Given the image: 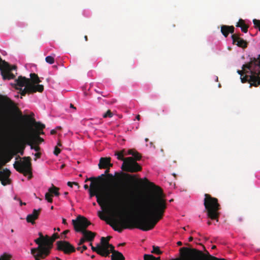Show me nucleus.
I'll use <instances>...</instances> for the list:
<instances>
[{
    "label": "nucleus",
    "instance_id": "obj_13",
    "mask_svg": "<svg viewBox=\"0 0 260 260\" xmlns=\"http://www.w3.org/2000/svg\"><path fill=\"white\" fill-rule=\"evenodd\" d=\"M56 246L57 250L63 251L66 254H70L76 251L74 246L67 241H58L56 242Z\"/></svg>",
    "mask_w": 260,
    "mask_h": 260
},
{
    "label": "nucleus",
    "instance_id": "obj_16",
    "mask_svg": "<svg viewBox=\"0 0 260 260\" xmlns=\"http://www.w3.org/2000/svg\"><path fill=\"white\" fill-rule=\"evenodd\" d=\"M59 188L52 185V187L48 189V192L45 193V199L49 202L52 203L53 200L52 197L53 195L55 196H59Z\"/></svg>",
    "mask_w": 260,
    "mask_h": 260
},
{
    "label": "nucleus",
    "instance_id": "obj_64",
    "mask_svg": "<svg viewBox=\"0 0 260 260\" xmlns=\"http://www.w3.org/2000/svg\"><path fill=\"white\" fill-rule=\"evenodd\" d=\"M91 258H94L95 257V255H91Z\"/></svg>",
    "mask_w": 260,
    "mask_h": 260
},
{
    "label": "nucleus",
    "instance_id": "obj_28",
    "mask_svg": "<svg viewBox=\"0 0 260 260\" xmlns=\"http://www.w3.org/2000/svg\"><path fill=\"white\" fill-rule=\"evenodd\" d=\"M101 242L103 245L102 246H108L109 244V239H107L105 237H102L101 239Z\"/></svg>",
    "mask_w": 260,
    "mask_h": 260
},
{
    "label": "nucleus",
    "instance_id": "obj_20",
    "mask_svg": "<svg viewBox=\"0 0 260 260\" xmlns=\"http://www.w3.org/2000/svg\"><path fill=\"white\" fill-rule=\"evenodd\" d=\"M41 211V208H39L38 210L34 209L32 213L27 216L26 218L27 222L34 224L35 223V221L38 218Z\"/></svg>",
    "mask_w": 260,
    "mask_h": 260
},
{
    "label": "nucleus",
    "instance_id": "obj_1",
    "mask_svg": "<svg viewBox=\"0 0 260 260\" xmlns=\"http://www.w3.org/2000/svg\"><path fill=\"white\" fill-rule=\"evenodd\" d=\"M122 176L128 182L143 183L150 187H156L157 189L139 204L138 211L141 215L140 218L135 219L114 220V222H111L106 219L102 211L98 212L99 217L101 219L106 221L114 231L119 233H121L125 229L137 228L143 231L153 229L162 218L167 208L162 189L156 186L153 183L150 182L146 178L137 179L135 175L125 173H123Z\"/></svg>",
    "mask_w": 260,
    "mask_h": 260
},
{
    "label": "nucleus",
    "instance_id": "obj_30",
    "mask_svg": "<svg viewBox=\"0 0 260 260\" xmlns=\"http://www.w3.org/2000/svg\"><path fill=\"white\" fill-rule=\"evenodd\" d=\"M46 61L49 64H53L54 62V58L53 56H48L45 58Z\"/></svg>",
    "mask_w": 260,
    "mask_h": 260
},
{
    "label": "nucleus",
    "instance_id": "obj_57",
    "mask_svg": "<svg viewBox=\"0 0 260 260\" xmlns=\"http://www.w3.org/2000/svg\"><path fill=\"white\" fill-rule=\"evenodd\" d=\"M84 39H85V41H87L88 40L87 36H84Z\"/></svg>",
    "mask_w": 260,
    "mask_h": 260
},
{
    "label": "nucleus",
    "instance_id": "obj_15",
    "mask_svg": "<svg viewBox=\"0 0 260 260\" xmlns=\"http://www.w3.org/2000/svg\"><path fill=\"white\" fill-rule=\"evenodd\" d=\"M240 34H235L232 35L233 44L237 45L239 47L246 48L247 47V42L240 37Z\"/></svg>",
    "mask_w": 260,
    "mask_h": 260
},
{
    "label": "nucleus",
    "instance_id": "obj_29",
    "mask_svg": "<svg viewBox=\"0 0 260 260\" xmlns=\"http://www.w3.org/2000/svg\"><path fill=\"white\" fill-rule=\"evenodd\" d=\"M133 158L136 160L137 162V160H140L142 158L141 154L138 152L137 151H136L134 153V155L133 156Z\"/></svg>",
    "mask_w": 260,
    "mask_h": 260
},
{
    "label": "nucleus",
    "instance_id": "obj_63",
    "mask_svg": "<svg viewBox=\"0 0 260 260\" xmlns=\"http://www.w3.org/2000/svg\"><path fill=\"white\" fill-rule=\"evenodd\" d=\"M64 194L65 196H67V195L68 194V192H64Z\"/></svg>",
    "mask_w": 260,
    "mask_h": 260
},
{
    "label": "nucleus",
    "instance_id": "obj_36",
    "mask_svg": "<svg viewBox=\"0 0 260 260\" xmlns=\"http://www.w3.org/2000/svg\"><path fill=\"white\" fill-rule=\"evenodd\" d=\"M244 24H245L244 20L242 19H240L239 22L237 23L236 26L237 27H241Z\"/></svg>",
    "mask_w": 260,
    "mask_h": 260
},
{
    "label": "nucleus",
    "instance_id": "obj_45",
    "mask_svg": "<svg viewBox=\"0 0 260 260\" xmlns=\"http://www.w3.org/2000/svg\"><path fill=\"white\" fill-rule=\"evenodd\" d=\"M56 133V131L55 129H52L50 132V134L51 135H54Z\"/></svg>",
    "mask_w": 260,
    "mask_h": 260
},
{
    "label": "nucleus",
    "instance_id": "obj_61",
    "mask_svg": "<svg viewBox=\"0 0 260 260\" xmlns=\"http://www.w3.org/2000/svg\"><path fill=\"white\" fill-rule=\"evenodd\" d=\"M111 238V237L110 236H108V237H107L106 238L107 239H109V241Z\"/></svg>",
    "mask_w": 260,
    "mask_h": 260
},
{
    "label": "nucleus",
    "instance_id": "obj_41",
    "mask_svg": "<svg viewBox=\"0 0 260 260\" xmlns=\"http://www.w3.org/2000/svg\"><path fill=\"white\" fill-rule=\"evenodd\" d=\"M17 137L15 139V141L16 142V143L18 144V145L19 146V147L21 149V151L20 152V154L21 155H23V150L24 149H23V147L22 146H21L18 142H17Z\"/></svg>",
    "mask_w": 260,
    "mask_h": 260
},
{
    "label": "nucleus",
    "instance_id": "obj_54",
    "mask_svg": "<svg viewBox=\"0 0 260 260\" xmlns=\"http://www.w3.org/2000/svg\"><path fill=\"white\" fill-rule=\"evenodd\" d=\"M153 260H161L160 257H155L154 256V259Z\"/></svg>",
    "mask_w": 260,
    "mask_h": 260
},
{
    "label": "nucleus",
    "instance_id": "obj_52",
    "mask_svg": "<svg viewBox=\"0 0 260 260\" xmlns=\"http://www.w3.org/2000/svg\"><path fill=\"white\" fill-rule=\"evenodd\" d=\"M84 188L85 189H88V185H87V184H85V185H84Z\"/></svg>",
    "mask_w": 260,
    "mask_h": 260
},
{
    "label": "nucleus",
    "instance_id": "obj_31",
    "mask_svg": "<svg viewBox=\"0 0 260 260\" xmlns=\"http://www.w3.org/2000/svg\"><path fill=\"white\" fill-rule=\"evenodd\" d=\"M151 252L157 254H160L162 253V251L160 250L159 247L155 246H153V250Z\"/></svg>",
    "mask_w": 260,
    "mask_h": 260
},
{
    "label": "nucleus",
    "instance_id": "obj_19",
    "mask_svg": "<svg viewBox=\"0 0 260 260\" xmlns=\"http://www.w3.org/2000/svg\"><path fill=\"white\" fill-rule=\"evenodd\" d=\"M91 249L102 256L107 257L110 254V251L108 249V247L105 246H101L100 245H98L96 247L92 246Z\"/></svg>",
    "mask_w": 260,
    "mask_h": 260
},
{
    "label": "nucleus",
    "instance_id": "obj_17",
    "mask_svg": "<svg viewBox=\"0 0 260 260\" xmlns=\"http://www.w3.org/2000/svg\"><path fill=\"white\" fill-rule=\"evenodd\" d=\"M11 172L8 169H5L0 171V179L3 185L5 186L11 183V180L9 179Z\"/></svg>",
    "mask_w": 260,
    "mask_h": 260
},
{
    "label": "nucleus",
    "instance_id": "obj_33",
    "mask_svg": "<svg viewBox=\"0 0 260 260\" xmlns=\"http://www.w3.org/2000/svg\"><path fill=\"white\" fill-rule=\"evenodd\" d=\"M253 23L254 25V27L255 28H258L259 30L260 31V20L254 19L253 20Z\"/></svg>",
    "mask_w": 260,
    "mask_h": 260
},
{
    "label": "nucleus",
    "instance_id": "obj_7",
    "mask_svg": "<svg viewBox=\"0 0 260 260\" xmlns=\"http://www.w3.org/2000/svg\"><path fill=\"white\" fill-rule=\"evenodd\" d=\"M121 169L124 171L130 173L138 172L142 169V167L132 157L125 158L122 165Z\"/></svg>",
    "mask_w": 260,
    "mask_h": 260
},
{
    "label": "nucleus",
    "instance_id": "obj_48",
    "mask_svg": "<svg viewBox=\"0 0 260 260\" xmlns=\"http://www.w3.org/2000/svg\"><path fill=\"white\" fill-rule=\"evenodd\" d=\"M237 220L239 221V222H242L243 221V218L242 217H239L238 219H237Z\"/></svg>",
    "mask_w": 260,
    "mask_h": 260
},
{
    "label": "nucleus",
    "instance_id": "obj_35",
    "mask_svg": "<svg viewBox=\"0 0 260 260\" xmlns=\"http://www.w3.org/2000/svg\"><path fill=\"white\" fill-rule=\"evenodd\" d=\"M113 113L111 112V111L110 110H109L103 115V117L104 118L112 117L113 116Z\"/></svg>",
    "mask_w": 260,
    "mask_h": 260
},
{
    "label": "nucleus",
    "instance_id": "obj_60",
    "mask_svg": "<svg viewBox=\"0 0 260 260\" xmlns=\"http://www.w3.org/2000/svg\"><path fill=\"white\" fill-rule=\"evenodd\" d=\"M70 107L75 109L76 108L74 107L73 105L71 104Z\"/></svg>",
    "mask_w": 260,
    "mask_h": 260
},
{
    "label": "nucleus",
    "instance_id": "obj_9",
    "mask_svg": "<svg viewBox=\"0 0 260 260\" xmlns=\"http://www.w3.org/2000/svg\"><path fill=\"white\" fill-rule=\"evenodd\" d=\"M32 131H34V129L30 126L27 131H21L19 134L31 140L35 144L39 145L44 141V139L39 136L38 132L35 134Z\"/></svg>",
    "mask_w": 260,
    "mask_h": 260
},
{
    "label": "nucleus",
    "instance_id": "obj_58",
    "mask_svg": "<svg viewBox=\"0 0 260 260\" xmlns=\"http://www.w3.org/2000/svg\"><path fill=\"white\" fill-rule=\"evenodd\" d=\"M57 146H59V147L61 146V144L60 143V142H59L57 143Z\"/></svg>",
    "mask_w": 260,
    "mask_h": 260
},
{
    "label": "nucleus",
    "instance_id": "obj_56",
    "mask_svg": "<svg viewBox=\"0 0 260 260\" xmlns=\"http://www.w3.org/2000/svg\"><path fill=\"white\" fill-rule=\"evenodd\" d=\"M211 223H212V222H211L210 221H208L207 222V224H208V225H211Z\"/></svg>",
    "mask_w": 260,
    "mask_h": 260
},
{
    "label": "nucleus",
    "instance_id": "obj_51",
    "mask_svg": "<svg viewBox=\"0 0 260 260\" xmlns=\"http://www.w3.org/2000/svg\"><path fill=\"white\" fill-rule=\"evenodd\" d=\"M72 183H73V185H77L78 186V188L79 187V184L77 182H72Z\"/></svg>",
    "mask_w": 260,
    "mask_h": 260
},
{
    "label": "nucleus",
    "instance_id": "obj_38",
    "mask_svg": "<svg viewBox=\"0 0 260 260\" xmlns=\"http://www.w3.org/2000/svg\"><path fill=\"white\" fill-rule=\"evenodd\" d=\"M61 152V150L58 148V147L56 146L54 148V154L57 156Z\"/></svg>",
    "mask_w": 260,
    "mask_h": 260
},
{
    "label": "nucleus",
    "instance_id": "obj_32",
    "mask_svg": "<svg viewBox=\"0 0 260 260\" xmlns=\"http://www.w3.org/2000/svg\"><path fill=\"white\" fill-rule=\"evenodd\" d=\"M11 256L9 254L4 253L0 256V260H11Z\"/></svg>",
    "mask_w": 260,
    "mask_h": 260
},
{
    "label": "nucleus",
    "instance_id": "obj_23",
    "mask_svg": "<svg viewBox=\"0 0 260 260\" xmlns=\"http://www.w3.org/2000/svg\"><path fill=\"white\" fill-rule=\"evenodd\" d=\"M235 27L233 26H228L222 25L221 26V32L225 37H227L230 33L233 34L234 32Z\"/></svg>",
    "mask_w": 260,
    "mask_h": 260
},
{
    "label": "nucleus",
    "instance_id": "obj_47",
    "mask_svg": "<svg viewBox=\"0 0 260 260\" xmlns=\"http://www.w3.org/2000/svg\"><path fill=\"white\" fill-rule=\"evenodd\" d=\"M69 232V230H65L63 232H62V234L65 235L66 234H67Z\"/></svg>",
    "mask_w": 260,
    "mask_h": 260
},
{
    "label": "nucleus",
    "instance_id": "obj_39",
    "mask_svg": "<svg viewBox=\"0 0 260 260\" xmlns=\"http://www.w3.org/2000/svg\"><path fill=\"white\" fill-rule=\"evenodd\" d=\"M85 241H87L85 239V238H84V237L83 236V238H82L79 243H78V245L79 246H80L81 245H82Z\"/></svg>",
    "mask_w": 260,
    "mask_h": 260
},
{
    "label": "nucleus",
    "instance_id": "obj_11",
    "mask_svg": "<svg viewBox=\"0 0 260 260\" xmlns=\"http://www.w3.org/2000/svg\"><path fill=\"white\" fill-rule=\"evenodd\" d=\"M259 60L257 59L254 58L253 60L248 63L243 65L242 69L245 70V69L250 70L251 75H254L255 76L260 75V55H259Z\"/></svg>",
    "mask_w": 260,
    "mask_h": 260
},
{
    "label": "nucleus",
    "instance_id": "obj_50",
    "mask_svg": "<svg viewBox=\"0 0 260 260\" xmlns=\"http://www.w3.org/2000/svg\"><path fill=\"white\" fill-rule=\"evenodd\" d=\"M177 244L178 245V246H181L182 245V243L181 242V241H178L177 243Z\"/></svg>",
    "mask_w": 260,
    "mask_h": 260
},
{
    "label": "nucleus",
    "instance_id": "obj_2",
    "mask_svg": "<svg viewBox=\"0 0 260 260\" xmlns=\"http://www.w3.org/2000/svg\"><path fill=\"white\" fill-rule=\"evenodd\" d=\"M110 167H111L106 168V171L104 174L99 176L97 178L90 177L89 178H87L85 180V182L88 181H91L90 185V188L89 189L90 197L95 196L97 203L101 207H103L104 204L106 203L107 198L114 201H117L118 199L122 200V201L131 204L135 203L139 192L138 187L135 186L129 185L127 186L126 187L123 188L124 189L123 190V191H122V193L118 196H114L109 192H107L106 193H104V192L102 191L99 186V181L103 180V178L106 175L110 178H113L112 174H109Z\"/></svg>",
    "mask_w": 260,
    "mask_h": 260
},
{
    "label": "nucleus",
    "instance_id": "obj_34",
    "mask_svg": "<svg viewBox=\"0 0 260 260\" xmlns=\"http://www.w3.org/2000/svg\"><path fill=\"white\" fill-rule=\"evenodd\" d=\"M154 259V256L153 255L145 254L144 255V260H153Z\"/></svg>",
    "mask_w": 260,
    "mask_h": 260
},
{
    "label": "nucleus",
    "instance_id": "obj_49",
    "mask_svg": "<svg viewBox=\"0 0 260 260\" xmlns=\"http://www.w3.org/2000/svg\"><path fill=\"white\" fill-rule=\"evenodd\" d=\"M62 223L64 224H66L67 223L66 219L62 218Z\"/></svg>",
    "mask_w": 260,
    "mask_h": 260
},
{
    "label": "nucleus",
    "instance_id": "obj_26",
    "mask_svg": "<svg viewBox=\"0 0 260 260\" xmlns=\"http://www.w3.org/2000/svg\"><path fill=\"white\" fill-rule=\"evenodd\" d=\"M30 77V83L32 84H39L41 82L38 75L35 73H31Z\"/></svg>",
    "mask_w": 260,
    "mask_h": 260
},
{
    "label": "nucleus",
    "instance_id": "obj_53",
    "mask_svg": "<svg viewBox=\"0 0 260 260\" xmlns=\"http://www.w3.org/2000/svg\"><path fill=\"white\" fill-rule=\"evenodd\" d=\"M136 118L138 120H139L140 119V116L139 115H138Z\"/></svg>",
    "mask_w": 260,
    "mask_h": 260
},
{
    "label": "nucleus",
    "instance_id": "obj_40",
    "mask_svg": "<svg viewBox=\"0 0 260 260\" xmlns=\"http://www.w3.org/2000/svg\"><path fill=\"white\" fill-rule=\"evenodd\" d=\"M136 150L135 149H129L127 151V154L132 155V156L134 155V153Z\"/></svg>",
    "mask_w": 260,
    "mask_h": 260
},
{
    "label": "nucleus",
    "instance_id": "obj_37",
    "mask_svg": "<svg viewBox=\"0 0 260 260\" xmlns=\"http://www.w3.org/2000/svg\"><path fill=\"white\" fill-rule=\"evenodd\" d=\"M240 28H241V30L243 32L246 33L248 31V26L245 24L242 26H241Z\"/></svg>",
    "mask_w": 260,
    "mask_h": 260
},
{
    "label": "nucleus",
    "instance_id": "obj_22",
    "mask_svg": "<svg viewBox=\"0 0 260 260\" xmlns=\"http://www.w3.org/2000/svg\"><path fill=\"white\" fill-rule=\"evenodd\" d=\"M110 157H101L100 159V162L98 165L100 169H104L109 168V167H112L113 164L111 162Z\"/></svg>",
    "mask_w": 260,
    "mask_h": 260
},
{
    "label": "nucleus",
    "instance_id": "obj_25",
    "mask_svg": "<svg viewBox=\"0 0 260 260\" xmlns=\"http://www.w3.org/2000/svg\"><path fill=\"white\" fill-rule=\"evenodd\" d=\"M0 101L6 105L8 106H13L14 103L7 96L0 95Z\"/></svg>",
    "mask_w": 260,
    "mask_h": 260
},
{
    "label": "nucleus",
    "instance_id": "obj_8",
    "mask_svg": "<svg viewBox=\"0 0 260 260\" xmlns=\"http://www.w3.org/2000/svg\"><path fill=\"white\" fill-rule=\"evenodd\" d=\"M20 118L22 119L25 120L27 123V128L23 129L22 131H27L30 126L32 127V125H35L37 129V130L34 129V131H33L35 134L38 132L39 136L44 134V132L42 130L45 128L44 124H42L40 122H37L35 118L30 117V116L28 115L23 116L21 113H20Z\"/></svg>",
    "mask_w": 260,
    "mask_h": 260
},
{
    "label": "nucleus",
    "instance_id": "obj_55",
    "mask_svg": "<svg viewBox=\"0 0 260 260\" xmlns=\"http://www.w3.org/2000/svg\"><path fill=\"white\" fill-rule=\"evenodd\" d=\"M192 240H193V238H192V237H190L188 238V241H189V242L192 241Z\"/></svg>",
    "mask_w": 260,
    "mask_h": 260
},
{
    "label": "nucleus",
    "instance_id": "obj_46",
    "mask_svg": "<svg viewBox=\"0 0 260 260\" xmlns=\"http://www.w3.org/2000/svg\"><path fill=\"white\" fill-rule=\"evenodd\" d=\"M237 73H238L239 75H240L241 76H242L243 73V71L242 70V71L238 70Z\"/></svg>",
    "mask_w": 260,
    "mask_h": 260
},
{
    "label": "nucleus",
    "instance_id": "obj_43",
    "mask_svg": "<svg viewBox=\"0 0 260 260\" xmlns=\"http://www.w3.org/2000/svg\"><path fill=\"white\" fill-rule=\"evenodd\" d=\"M87 247L85 246V245H83L82 247V250H81V252H83V251L87 249Z\"/></svg>",
    "mask_w": 260,
    "mask_h": 260
},
{
    "label": "nucleus",
    "instance_id": "obj_42",
    "mask_svg": "<svg viewBox=\"0 0 260 260\" xmlns=\"http://www.w3.org/2000/svg\"><path fill=\"white\" fill-rule=\"evenodd\" d=\"M35 156H36V158H35V160H36L37 158H39L41 157V153L40 152H37L35 154Z\"/></svg>",
    "mask_w": 260,
    "mask_h": 260
},
{
    "label": "nucleus",
    "instance_id": "obj_59",
    "mask_svg": "<svg viewBox=\"0 0 260 260\" xmlns=\"http://www.w3.org/2000/svg\"><path fill=\"white\" fill-rule=\"evenodd\" d=\"M216 246H215V245H213V246H212V249H215V248H216Z\"/></svg>",
    "mask_w": 260,
    "mask_h": 260
},
{
    "label": "nucleus",
    "instance_id": "obj_21",
    "mask_svg": "<svg viewBox=\"0 0 260 260\" xmlns=\"http://www.w3.org/2000/svg\"><path fill=\"white\" fill-rule=\"evenodd\" d=\"M15 82L16 85L21 88L23 86L27 87L28 85H30V80L29 78L20 76L18 77L17 79L15 80Z\"/></svg>",
    "mask_w": 260,
    "mask_h": 260
},
{
    "label": "nucleus",
    "instance_id": "obj_4",
    "mask_svg": "<svg viewBox=\"0 0 260 260\" xmlns=\"http://www.w3.org/2000/svg\"><path fill=\"white\" fill-rule=\"evenodd\" d=\"M204 196V205L207 211L208 217L218 221L219 216L218 211L220 209L218 199L208 193H205Z\"/></svg>",
    "mask_w": 260,
    "mask_h": 260
},
{
    "label": "nucleus",
    "instance_id": "obj_62",
    "mask_svg": "<svg viewBox=\"0 0 260 260\" xmlns=\"http://www.w3.org/2000/svg\"><path fill=\"white\" fill-rule=\"evenodd\" d=\"M81 249V247H78L77 248V250H80Z\"/></svg>",
    "mask_w": 260,
    "mask_h": 260
},
{
    "label": "nucleus",
    "instance_id": "obj_44",
    "mask_svg": "<svg viewBox=\"0 0 260 260\" xmlns=\"http://www.w3.org/2000/svg\"><path fill=\"white\" fill-rule=\"evenodd\" d=\"M67 184L69 186L71 187H73V183H72V182H68L67 183Z\"/></svg>",
    "mask_w": 260,
    "mask_h": 260
},
{
    "label": "nucleus",
    "instance_id": "obj_12",
    "mask_svg": "<svg viewBox=\"0 0 260 260\" xmlns=\"http://www.w3.org/2000/svg\"><path fill=\"white\" fill-rule=\"evenodd\" d=\"M16 69V67L15 66L12 67L8 62L4 61L2 66L0 67L1 75L3 79L11 80L14 79L15 76L11 73V71Z\"/></svg>",
    "mask_w": 260,
    "mask_h": 260
},
{
    "label": "nucleus",
    "instance_id": "obj_5",
    "mask_svg": "<svg viewBox=\"0 0 260 260\" xmlns=\"http://www.w3.org/2000/svg\"><path fill=\"white\" fill-rule=\"evenodd\" d=\"M72 223L75 230L77 232H81L87 241L91 242L94 240L95 233L86 230L91 224V222L86 218L79 215L76 219L72 220Z\"/></svg>",
    "mask_w": 260,
    "mask_h": 260
},
{
    "label": "nucleus",
    "instance_id": "obj_10",
    "mask_svg": "<svg viewBox=\"0 0 260 260\" xmlns=\"http://www.w3.org/2000/svg\"><path fill=\"white\" fill-rule=\"evenodd\" d=\"M18 90H19V93L21 96H25L27 93H33L36 92H42L44 90V86L39 84L30 83L27 87L22 89V88L16 87Z\"/></svg>",
    "mask_w": 260,
    "mask_h": 260
},
{
    "label": "nucleus",
    "instance_id": "obj_18",
    "mask_svg": "<svg viewBox=\"0 0 260 260\" xmlns=\"http://www.w3.org/2000/svg\"><path fill=\"white\" fill-rule=\"evenodd\" d=\"M106 247H108V249L110 251V253L111 252L112 253L111 255V260H124L125 258L123 254L118 251L114 250V246L112 244H109L108 246H105Z\"/></svg>",
    "mask_w": 260,
    "mask_h": 260
},
{
    "label": "nucleus",
    "instance_id": "obj_6",
    "mask_svg": "<svg viewBox=\"0 0 260 260\" xmlns=\"http://www.w3.org/2000/svg\"><path fill=\"white\" fill-rule=\"evenodd\" d=\"M22 161H16L14 164V168L18 172L23 174L24 176L29 175L28 178L32 177V169L31 157L25 156L22 158Z\"/></svg>",
    "mask_w": 260,
    "mask_h": 260
},
{
    "label": "nucleus",
    "instance_id": "obj_3",
    "mask_svg": "<svg viewBox=\"0 0 260 260\" xmlns=\"http://www.w3.org/2000/svg\"><path fill=\"white\" fill-rule=\"evenodd\" d=\"M38 235L39 237L34 240L38 246L37 248H32V251L35 252L36 250H41L43 251V254L49 255L54 242L59 238L58 235L54 233L50 237L48 235L44 236L41 232H39Z\"/></svg>",
    "mask_w": 260,
    "mask_h": 260
},
{
    "label": "nucleus",
    "instance_id": "obj_24",
    "mask_svg": "<svg viewBox=\"0 0 260 260\" xmlns=\"http://www.w3.org/2000/svg\"><path fill=\"white\" fill-rule=\"evenodd\" d=\"M31 254L34 256L35 260H40V258H45L48 255L43 254V251L41 250H36L35 252L32 251L31 249Z\"/></svg>",
    "mask_w": 260,
    "mask_h": 260
},
{
    "label": "nucleus",
    "instance_id": "obj_27",
    "mask_svg": "<svg viewBox=\"0 0 260 260\" xmlns=\"http://www.w3.org/2000/svg\"><path fill=\"white\" fill-rule=\"evenodd\" d=\"M124 150H123L121 151H116L115 153V155L117 156V158L120 160H123L124 161L125 158H124L123 156Z\"/></svg>",
    "mask_w": 260,
    "mask_h": 260
},
{
    "label": "nucleus",
    "instance_id": "obj_14",
    "mask_svg": "<svg viewBox=\"0 0 260 260\" xmlns=\"http://www.w3.org/2000/svg\"><path fill=\"white\" fill-rule=\"evenodd\" d=\"M17 142L23 147V149H24L25 145H28L30 146L31 149H34L36 151L39 152L40 150V147L37 145V146H34V143H33V141L31 140L26 138L25 137H23V136L19 134L17 137Z\"/></svg>",
    "mask_w": 260,
    "mask_h": 260
}]
</instances>
